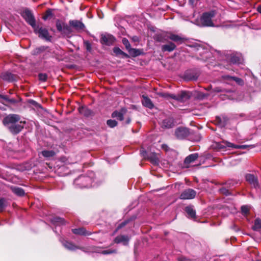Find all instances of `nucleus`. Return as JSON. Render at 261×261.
I'll return each instance as SVG.
<instances>
[{
	"label": "nucleus",
	"instance_id": "nucleus-1",
	"mask_svg": "<svg viewBox=\"0 0 261 261\" xmlns=\"http://www.w3.org/2000/svg\"><path fill=\"white\" fill-rule=\"evenodd\" d=\"M216 12L214 10L203 13L199 21L198 25L203 27H214L212 18L215 16Z\"/></svg>",
	"mask_w": 261,
	"mask_h": 261
},
{
	"label": "nucleus",
	"instance_id": "nucleus-2",
	"mask_svg": "<svg viewBox=\"0 0 261 261\" xmlns=\"http://www.w3.org/2000/svg\"><path fill=\"white\" fill-rule=\"evenodd\" d=\"M56 26L58 32H60L64 36L70 37L72 31L71 26L68 25L65 22L57 19L56 21Z\"/></svg>",
	"mask_w": 261,
	"mask_h": 261
},
{
	"label": "nucleus",
	"instance_id": "nucleus-3",
	"mask_svg": "<svg viewBox=\"0 0 261 261\" xmlns=\"http://www.w3.org/2000/svg\"><path fill=\"white\" fill-rule=\"evenodd\" d=\"M92 179L89 176H80L74 180V184L79 188H89L92 186Z\"/></svg>",
	"mask_w": 261,
	"mask_h": 261
},
{
	"label": "nucleus",
	"instance_id": "nucleus-4",
	"mask_svg": "<svg viewBox=\"0 0 261 261\" xmlns=\"http://www.w3.org/2000/svg\"><path fill=\"white\" fill-rule=\"evenodd\" d=\"M33 29H34V33L37 34L40 38L45 39L46 41L51 40V36L49 35L47 29L37 24Z\"/></svg>",
	"mask_w": 261,
	"mask_h": 261
},
{
	"label": "nucleus",
	"instance_id": "nucleus-5",
	"mask_svg": "<svg viewBox=\"0 0 261 261\" xmlns=\"http://www.w3.org/2000/svg\"><path fill=\"white\" fill-rule=\"evenodd\" d=\"M192 93L187 91H181L174 94V100L181 103H184L188 101L192 97Z\"/></svg>",
	"mask_w": 261,
	"mask_h": 261
},
{
	"label": "nucleus",
	"instance_id": "nucleus-6",
	"mask_svg": "<svg viewBox=\"0 0 261 261\" xmlns=\"http://www.w3.org/2000/svg\"><path fill=\"white\" fill-rule=\"evenodd\" d=\"M21 16L32 28H34L36 25L35 18L30 10L28 9L24 10L22 12Z\"/></svg>",
	"mask_w": 261,
	"mask_h": 261
},
{
	"label": "nucleus",
	"instance_id": "nucleus-7",
	"mask_svg": "<svg viewBox=\"0 0 261 261\" xmlns=\"http://www.w3.org/2000/svg\"><path fill=\"white\" fill-rule=\"evenodd\" d=\"M20 119L19 115L17 114H10L6 116L3 120V123L5 125L9 126L16 123Z\"/></svg>",
	"mask_w": 261,
	"mask_h": 261
},
{
	"label": "nucleus",
	"instance_id": "nucleus-8",
	"mask_svg": "<svg viewBox=\"0 0 261 261\" xmlns=\"http://www.w3.org/2000/svg\"><path fill=\"white\" fill-rule=\"evenodd\" d=\"M115 41V38L109 34H105L101 35L100 42L102 44L108 46L112 45Z\"/></svg>",
	"mask_w": 261,
	"mask_h": 261
},
{
	"label": "nucleus",
	"instance_id": "nucleus-9",
	"mask_svg": "<svg viewBox=\"0 0 261 261\" xmlns=\"http://www.w3.org/2000/svg\"><path fill=\"white\" fill-rule=\"evenodd\" d=\"M196 192L192 189H188L184 190L180 195L181 199H191L195 198Z\"/></svg>",
	"mask_w": 261,
	"mask_h": 261
},
{
	"label": "nucleus",
	"instance_id": "nucleus-10",
	"mask_svg": "<svg viewBox=\"0 0 261 261\" xmlns=\"http://www.w3.org/2000/svg\"><path fill=\"white\" fill-rule=\"evenodd\" d=\"M189 130L185 127H179L176 129L175 135L178 139H183L189 135Z\"/></svg>",
	"mask_w": 261,
	"mask_h": 261
},
{
	"label": "nucleus",
	"instance_id": "nucleus-11",
	"mask_svg": "<svg viewBox=\"0 0 261 261\" xmlns=\"http://www.w3.org/2000/svg\"><path fill=\"white\" fill-rule=\"evenodd\" d=\"M198 154L194 153L187 156L184 161V165L186 168H189L190 164L194 163L198 158Z\"/></svg>",
	"mask_w": 261,
	"mask_h": 261
},
{
	"label": "nucleus",
	"instance_id": "nucleus-12",
	"mask_svg": "<svg viewBox=\"0 0 261 261\" xmlns=\"http://www.w3.org/2000/svg\"><path fill=\"white\" fill-rule=\"evenodd\" d=\"M69 24L77 31H83L85 28L84 24L77 20H70Z\"/></svg>",
	"mask_w": 261,
	"mask_h": 261
},
{
	"label": "nucleus",
	"instance_id": "nucleus-13",
	"mask_svg": "<svg viewBox=\"0 0 261 261\" xmlns=\"http://www.w3.org/2000/svg\"><path fill=\"white\" fill-rule=\"evenodd\" d=\"M24 122L20 121L19 123L13 124L8 126L10 131L13 134H18L23 128V124Z\"/></svg>",
	"mask_w": 261,
	"mask_h": 261
},
{
	"label": "nucleus",
	"instance_id": "nucleus-14",
	"mask_svg": "<svg viewBox=\"0 0 261 261\" xmlns=\"http://www.w3.org/2000/svg\"><path fill=\"white\" fill-rule=\"evenodd\" d=\"M197 50L200 56L198 57V59L205 61L210 57V53L207 50H205L201 47H199Z\"/></svg>",
	"mask_w": 261,
	"mask_h": 261
},
{
	"label": "nucleus",
	"instance_id": "nucleus-15",
	"mask_svg": "<svg viewBox=\"0 0 261 261\" xmlns=\"http://www.w3.org/2000/svg\"><path fill=\"white\" fill-rule=\"evenodd\" d=\"M228 59L233 64H240L242 61L241 55L238 53L230 54Z\"/></svg>",
	"mask_w": 261,
	"mask_h": 261
},
{
	"label": "nucleus",
	"instance_id": "nucleus-16",
	"mask_svg": "<svg viewBox=\"0 0 261 261\" xmlns=\"http://www.w3.org/2000/svg\"><path fill=\"white\" fill-rule=\"evenodd\" d=\"M246 180L251 185L252 187L256 188L258 186V180L256 177L253 175L248 174L246 175Z\"/></svg>",
	"mask_w": 261,
	"mask_h": 261
},
{
	"label": "nucleus",
	"instance_id": "nucleus-17",
	"mask_svg": "<svg viewBox=\"0 0 261 261\" xmlns=\"http://www.w3.org/2000/svg\"><path fill=\"white\" fill-rule=\"evenodd\" d=\"M127 110L125 108H122L119 111H115L112 116L113 118H116L117 119L122 121L123 120V116L126 114Z\"/></svg>",
	"mask_w": 261,
	"mask_h": 261
},
{
	"label": "nucleus",
	"instance_id": "nucleus-18",
	"mask_svg": "<svg viewBox=\"0 0 261 261\" xmlns=\"http://www.w3.org/2000/svg\"><path fill=\"white\" fill-rule=\"evenodd\" d=\"M224 143L229 147L232 148H236V149H245L248 147L253 148V145H235L232 143H230L228 141H225L224 142Z\"/></svg>",
	"mask_w": 261,
	"mask_h": 261
},
{
	"label": "nucleus",
	"instance_id": "nucleus-19",
	"mask_svg": "<svg viewBox=\"0 0 261 261\" xmlns=\"http://www.w3.org/2000/svg\"><path fill=\"white\" fill-rule=\"evenodd\" d=\"M128 241V237L127 236L124 235L117 236L114 240L116 243L119 244L122 243L125 245L127 244Z\"/></svg>",
	"mask_w": 261,
	"mask_h": 261
},
{
	"label": "nucleus",
	"instance_id": "nucleus-20",
	"mask_svg": "<svg viewBox=\"0 0 261 261\" xmlns=\"http://www.w3.org/2000/svg\"><path fill=\"white\" fill-rule=\"evenodd\" d=\"M176 48V45L173 42H169L167 44L163 45L161 49L163 51L171 52L174 50Z\"/></svg>",
	"mask_w": 261,
	"mask_h": 261
},
{
	"label": "nucleus",
	"instance_id": "nucleus-21",
	"mask_svg": "<svg viewBox=\"0 0 261 261\" xmlns=\"http://www.w3.org/2000/svg\"><path fill=\"white\" fill-rule=\"evenodd\" d=\"M174 125V120L172 118H167L163 120L162 122V127L166 128H169Z\"/></svg>",
	"mask_w": 261,
	"mask_h": 261
},
{
	"label": "nucleus",
	"instance_id": "nucleus-22",
	"mask_svg": "<svg viewBox=\"0 0 261 261\" xmlns=\"http://www.w3.org/2000/svg\"><path fill=\"white\" fill-rule=\"evenodd\" d=\"M1 77L3 80L8 82H12L15 80L14 75L8 72L2 73Z\"/></svg>",
	"mask_w": 261,
	"mask_h": 261
},
{
	"label": "nucleus",
	"instance_id": "nucleus-23",
	"mask_svg": "<svg viewBox=\"0 0 261 261\" xmlns=\"http://www.w3.org/2000/svg\"><path fill=\"white\" fill-rule=\"evenodd\" d=\"M143 105L147 107L149 109H152L154 107V105L153 104L151 100L148 98L147 96H143V100L142 101Z\"/></svg>",
	"mask_w": 261,
	"mask_h": 261
},
{
	"label": "nucleus",
	"instance_id": "nucleus-24",
	"mask_svg": "<svg viewBox=\"0 0 261 261\" xmlns=\"http://www.w3.org/2000/svg\"><path fill=\"white\" fill-rule=\"evenodd\" d=\"M168 35L163 33L157 34L154 37V39L160 42H165L168 41Z\"/></svg>",
	"mask_w": 261,
	"mask_h": 261
},
{
	"label": "nucleus",
	"instance_id": "nucleus-25",
	"mask_svg": "<svg viewBox=\"0 0 261 261\" xmlns=\"http://www.w3.org/2000/svg\"><path fill=\"white\" fill-rule=\"evenodd\" d=\"M51 222L56 225H64L65 224V221L63 218L55 217L53 218L51 220Z\"/></svg>",
	"mask_w": 261,
	"mask_h": 261
},
{
	"label": "nucleus",
	"instance_id": "nucleus-26",
	"mask_svg": "<svg viewBox=\"0 0 261 261\" xmlns=\"http://www.w3.org/2000/svg\"><path fill=\"white\" fill-rule=\"evenodd\" d=\"M167 38L175 42L181 43L183 41V39L180 36L173 34H169Z\"/></svg>",
	"mask_w": 261,
	"mask_h": 261
},
{
	"label": "nucleus",
	"instance_id": "nucleus-27",
	"mask_svg": "<svg viewBox=\"0 0 261 261\" xmlns=\"http://www.w3.org/2000/svg\"><path fill=\"white\" fill-rule=\"evenodd\" d=\"M185 211L187 213L188 217L191 218H195L196 217L195 211L191 206H187L185 208Z\"/></svg>",
	"mask_w": 261,
	"mask_h": 261
},
{
	"label": "nucleus",
	"instance_id": "nucleus-28",
	"mask_svg": "<svg viewBox=\"0 0 261 261\" xmlns=\"http://www.w3.org/2000/svg\"><path fill=\"white\" fill-rule=\"evenodd\" d=\"M63 245L67 249L70 250H74L76 249H77L78 247L73 244L72 243L68 242V241H64L62 243Z\"/></svg>",
	"mask_w": 261,
	"mask_h": 261
},
{
	"label": "nucleus",
	"instance_id": "nucleus-29",
	"mask_svg": "<svg viewBox=\"0 0 261 261\" xmlns=\"http://www.w3.org/2000/svg\"><path fill=\"white\" fill-rule=\"evenodd\" d=\"M11 189L13 192L18 196H22L24 194V191L21 188L12 187Z\"/></svg>",
	"mask_w": 261,
	"mask_h": 261
},
{
	"label": "nucleus",
	"instance_id": "nucleus-30",
	"mask_svg": "<svg viewBox=\"0 0 261 261\" xmlns=\"http://www.w3.org/2000/svg\"><path fill=\"white\" fill-rule=\"evenodd\" d=\"M46 48L47 47L44 46H41L40 47H37L32 51V54L34 55H38L44 51L46 49Z\"/></svg>",
	"mask_w": 261,
	"mask_h": 261
},
{
	"label": "nucleus",
	"instance_id": "nucleus-31",
	"mask_svg": "<svg viewBox=\"0 0 261 261\" xmlns=\"http://www.w3.org/2000/svg\"><path fill=\"white\" fill-rule=\"evenodd\" d=\"M174 94H171V93H167V92L159 93L158 94V95L159 96H160L161 97L165 98L168 100H169L170 99H174Z\"/></svg>",
	"mask_w": 261,
	"mask_h": 261
},
{
	"label": "nucleus",
	"instance_id": "nucleus-32",
	"mask_svg": "<svg viewBox=\"0 0 261 261\" xmlns=\"http://www.w3.org/2000/svg\"><path fill=\"white\" fill-rule=\"evenodd\" d=\"M252 228L255 231H259L261 229V219L257 218L255 220Z\"/></svg>",
	"mask_w": 261,
	"mask_h": 261
},
{
	"label": "nucleus",
	"instance_id": "nucleus-33",
	"mask_svg": "<svg viewBox=\"0 0 261 261\" xmlns=\"http://www.w3.org/2000/svg\"><path fill=\"white\" fill-rule=\"evenodd\" d=\"M72 232L74 234H80V235H87L89 234V233L86 232V230L84 228H80L77 229H72Z\"/></svg>",
	"mask_w": 261,
	"mask_h": 261
},
{
	"label": "nucleus",
	"instance_id": "nucleus-34",
	"mask_svg": "<svg viewBox=\"0 0 261 261\" xmlns=\"http://www.w3.org/2000/svg\"><path fill=\"white\" fill-rule=\"evenodd\" d=\"M41 154L45 158H50L54 156L56 153L53 150H43Z\"/></svg>",
	"mask_w": 261,
	"mask_h": 261
},
{
	"label": "nucleus",
	"instance_id": "nucleus-35",
	"mask_svg": "<svg viewBox=\"0 0 261 261\" xmlns=\"http://www.w3.org/2000/svg\"><path fill=\"white\" fill-rule=\"evenodd\" d=\"M53 16V13L52 12V10L49 9L46 10L45 14L43 16V19L44 20H46L48 18L51 17Z\"/></svg>",
	"mask_w": 261,
	"mask_h": 261
},
{
	"label": "nucleus",
	"instance_id": "nucleus-36",
	"mask_svg": "<svg viewBox=\"0 0 261 261\" xmlns=\"http://www.w3.org/2000/svg\"><path fill=\"white\" fill-rule=\"evenodd\" d=\"M114 53L117 55H122L127 57V55L122 51L119 47H115L113 48Z\"/></svg>",
	"mask_w": 261,
	"mask_h": 261
},
{
	"label": "nucleus",
	"instance_id": "nucleus-37",
	"mask_svg": "<svg viewBox=\"0 0 261 261\" xmlns=\"http://www.w3.org/2000/svg\"><path fill=\"white\" fill-rule=\"evenodd\" d=\"M107 123L108 126L112 128L116 126L117 125V122L116 120L111 119L108 120L107 122Z\"/></svg>",
	"mask_w": 261,
	"mask_h": 261
},
{
	"label": "nucleus",
	"instance_id": "nucleus-38",
	"mask_svg": "<svg viewBox=\"0 0 261 261\" xmlns=\"http://www.w3.org/2000/svg\"><path fill=\"white\" fill-rule=\"evenodd\" d=\"M122 43L125 46L126 48L130 51V45L128 41V40L126 38H123L122 39Z\"/></svg>",
	"mask_w": 261,
	"mask_h": 261
},
{
	"label": "nucleus",
	"instance_id": "nucleus-39",
	"mask_svg": "<svg viewBox=\"0 0 261 261\" xmlns=\"http://www.w3.org/2000/svg\"><path fill=\"white\" fill-rule=\"evenodd\" d=\"M149 159L150 162L154 164H158L159 162V159L155 155H152V156L149 158Z\"/></svg>",
	"mask_w": 261,
	"mask_h": 261
},
{
	"label": "nucleus",
	"instance_id": "nucleus-40",
	"mask_svg": "<svg viewBox=\"0 0 261 261\" xmlns=\"http://www.w3.org/2000/svg\"><path fill=\"white\" fill-rule=\"evenodd\" d=\"M47 77V76L45 73H40L38 75L39 80L42 82L46 81Z\"/></svg>",
	"mask_w": 261,
	"mask_h": 261
},
{
	"label": "nucleus",
	"instance_id": "nucleus-41",
	"mask_svg": "<svg viewBox=\"0 0 261 261\" xmlns=\"http://www.w3.org/2000/svg\"><path fill=\"white\" fill-rule=\"evenodd\" d=\"M80 113L81 114H84L85 115H88L90 112V111L85 108H81L79 109Z\"/></svg>",
	"mask_w": 261,
	"mask_h": 261
},
{
	"label": "nucleus",
	"instance_id": "nucleus-42",
	"mask_svg": "<svg viewBox=\"0 0 261 261\" xmlns=\"http://www.w3.org/2000/svg\"><path fill=\"white\" fill-rule=\"evenodd\" d=\"M226 141H223L221 143H218L217 144V147L218 149H224L226 147H228L224 143V142H225Z\"/></svg>",
	"mask_w": 261,
	"mask_h": 261
},
{
	"label": "nucleus",
	"instance_id": "nucleus-43",
	"mask_svg": "<svg viewBox=\"0 0 261 261\" xmlns=\"http://www.w3.org/2000/svg\"><path fill=\"white\" fill-rule=\"evenodd\" d=\"M231 78L236 81V82L239 85H242L244 83L243 81L240 78L236 77H231Z\"/></svg>",
	"mask_w": 261,
	"mask_h": 261
},
{
	"label": "nucleus",
	"instance_id": "nucleus-44",
	"mask_svg": "<svg viewBox=\"0 0 261 261\" xmlns=\"http://www.w3.org/2000/svg\"><path fill=\"white\" fill-rule=\"evenodd\" d=\"M241 211L243 214L246 215L249 212V208L246 205H243L241 207Z\"/></svg>",
	"mask_w": 261,
	"mask_h": 261
},
{
	"label": "nucleus",
	"instance_id": "nucleus-45",
	"mask_svg": "<svg viewBox=\"0 0 261 261\" xmlns=\"http://www.w3.org/2000/svg\"><path fill=\"white\" fill-rule=\"evenodd\" d=\"M5 207V200L4 199H0V212H2Z\"/></svg>",
	"mask_w": 261,
	"mask_h": 261
},
{
	"label": "nucleus",
	"instance_id": "nucleus-46",
	"mask_svg": "<svg viewBox=\"0 0 261 261\" xmlns=\"http://www.w3.org/2000/svg\"><path fill=\"white\" fill-rule=\"evenodd\" d=\"M84 44L86 46V48L87 51H90L91 50V45L88 41H86L84 42Z\"/></svg>",
	"mask_w": 261,
	"mask_h": 261
},
{
	"label": "nucleus",
	"instance_id": "nucleus-47",
	"mask_svg": "<svg viewBox=\"0 0 261 261\" xmlns=\"http://www.w3.org/2000/svg\"><path fill=\"white\" fill-rule=\"evenodd\" d=\"M220 191L221 193L227 195L229 194V192L228 190L225 188H222L220 189Z\"/></svg>",
	"mask_w": 261,
	"mask_h": 261
},
{
	"label": "nucleus",
	"instance_id": "nucleus-48",
	"mask_svg": "<svg viewBox=\"0 0 261 261\" xmlns=\"http://www.w3.org/2000/svg\"><path fill=\"white\" fill-rule=\"evenodd\" d=\"M127 222L126 221H124V222H122L121 224H120L118 226V227H117V229L116 230V231H117L119 229H120V228H122L123 227H124L127 224Z\"/></svg>",
	"mask_w": 261,
	"mask_h": 261
},
{
	"label": "nucleus",
	"instance_id": "nucleus-49",
	"mask_svg": "<svg viewBox=\"0 0 261 261\" xmlns=\"http://www.w3.org/2000/svg\"><path fill=\"white\" fill-rule=\"evenodd\" d=\"M115 252V251L114 250H104L102 252V253L103 254H108Z\"/></svg>",
	"mask_w": 261,
	"mask_h": 261
},
{
	"label": "nucleus",
	"instance_id": "nucleus-50",
	"mask_svg": "<svg viewBox=\"0 0 261 261\" xmlns=\"http://www.w3.org/2000/svg\"><path fill=\"white\" fill-rule=\"evenodd\" d=\"M140 154H141V155L144 158H146V154H147V152L145 150H144L143 149H141L140 150Z\"/></svg>",
	"mask_w": 261,
	"mask_h": 261
},
{
	"label": "nucleus",
	"instance_id": "nucleus-51",
	"mask_svg": "<svg viewBox=\"0 0 261 261\" xmlns=\"http://www.w3.org/2000/svg\"><path fill=\"white\" fill-rule=\"evenodd\" d=\"M7 102H8L10 103L13 104L16 103L17 101L16 99L14 98H9L8 101Z\"/></svg>",
	"mask_w": 261,
	"mask_h": 261
},
{
	"label": "nucleus",
	"instance_id": "nucleus-52",
	"mask_svg": "<svg viewBox=\"0 0 261 261\" xmlns=\"http://www.w3.org/2000/svg\"><path fill=\"white\" fill-rule=\"evenodd\" d=\"M178 261H191V260L187 258L186 257H181L179 258Z\"/></svg>",
	"mask_w": 261,
	"mask_h": 261
},
{
	"label": "nucleus",
	"instance_id": "nucleus-53",
	"mask_svg": "<svg viewBox=\"0 0 261 261\" xmlns=\"http://www.w3.org/2000/svg\"><path fill=\"white\" fill-rule=\"evenodd\" d=\"M0 97L3 99H4L5 100H6V101H8V99H9V98L7 96H5V95H0Z\"/></svg>",
	"mask_w": 261,
	"mask_h": 261
},
{
	"label": "nucleus",
	"instance_id": "nucleus-54",
	"mask_svg": "<svg viewBox=\"0 0 261 261\" xmlns=\"http://www.w3.org/2000/svg\"><path fill=\"white\" fill-rule=\"evenodd\" d=\"M131 50H132V51L130 53L134 54L135 56L138 55V54L137 53V50H136L135 49H131Z\"/></svg>",
	"mask_w": 261,
	"mask_h": 261
},
{
	"label": "nucleus",
	"instance_id": "nucleus-55",
	"mask_svg": "<svg viewBox=\"0 0 261 261\" xmlns=\"http://www.w3.org/2000/svg\"><path fill=\"white\" fill-rule=\"evenodd\" d=\"M257 10L258 12L261 14V5H259L257 7Z\"/></svg>",
	"mask_w": 261,
	"mask_h": 261
},
{
	"label": "nucleus",
	"instance_id": "nucleus-56",
	"mask_svg": "<svg viewBox=\"0 0 261 261\" xmlns=\"http://www.w3.org/2000/svg\"><path fill=\"white\" fill-rule=\"evenodd\" d=\"M130 118H128V119H127L126 121V123L127 124H128V123H130Z\"/></svg>",
	"mask_w": 261,
	"mask_h": 261
},
{
	"label": "nucleus",
	"instance_id": "nucleus-57",
	"mask_svg": "<svg viewBox=\"0 0 261 261\" xmlns=\"http://www.w3.org/2000/svg\"><path fill=\"white\" fill-rule=\"evenodd\" d=\"M216 91H217V92H220V90L218 88H217L216 89Z\"/></svg>",
	"mask_w": 261,
	"mask_h": 261
},
{
	"label": "nucleus",
	"instance_id": "nucleus-58",
	"mask_svg": "<svg viewBox=\"0 0 261 261\" xmlns=\"http://www.w3.org/2000/svg\"><path fill=\"white\" fill-rule=\"evenodd\" d=\"M2 103V104H4L5 105H7L6 104L4 103V102H1Z\"/></svg>",
	"mask_w": 261,
	"mask_h": 261
},
{
	"label": "nucleus",
	"instance_id": "nucleus-59",
	"mask_svg": "<svg viewBox=\"0 0 261 261\" xmlns=\"http://www.w3.org/2000/svg\"><path fill=\"white\" fill-rule=\"evenodd\" d=\"M256 261H261V259H259V260H257Z\"/></svg>",
	"mask_w": 261,
	"mask_h": 261
}]
</instances>
